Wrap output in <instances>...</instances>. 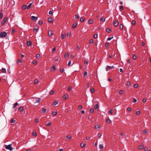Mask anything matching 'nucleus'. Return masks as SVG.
I'll return each mask as SVG.
<instances>
[{
  "label": "nucleus",
  "mask_w": 151,
  "mask_h": 151,
  "mask_svg": "<svg viewBox=\"0 0 151 151\" xmlns=\"http://www.w3.org/2000/svg\"><path fill=\"white\" fill-rule=\"evenodd\" d=\"M38 81V80L37 79H36L35 80L34 83L35 84H36L37 83Z\"/></svg>",
  "instance_id": "nucleus-26"
},
{
  "label": "nucleus",
  "mask_w": 151,
  "mask_h": 151,
  "mask_svg": "<svg viewBox=\"0 0 151 151\" xmlns=\"http://www.w3.org/2000/svg\"><path fill=\"white\" fill-rule=\"evenodd\" d=\"M58 104V101H55L53 103V105H57Z\"/></svg>",
  "instance_id": "nucleus-30"
},
{
  "label": "nucleus",
  "mask_w": 151,
  "mask_h": 151,
  "mask_svg": "<svg viewBox=\"0 0 151 151\" xmlns=\"http://www.w3.org/2000/svg\"><path fill=\"white\" fill-rule=\"evenodd\" d=\"M143 147V146L142 145H140L139 146V148L140 150H142Z\"/></svg>",
  "instance_id": "nucleus-28"
},
{
  "label": "nucleus",
  "mask_w": 151,
  "mask_h": 151,
  "mask_svg": "<svg viewBox=\"0 0 151 151\" xmlns=\"http://www.w3.org/2000/svg\"><path fill=\"white\" fill-rule=\"evenodd\" d=\"M99 106L98 104H96L95 106V109H99Z\"/></svg>",
  "instance_id": "nucleus-19"
},
{
  "label": "nucleus",
  "mask_w": 151,
  "mask_h": 151,
  "mask_svg": "<svg viewBox=\"0 0 151 151\" xmlns=\"http://www.w3.org/2000/svg\"><path fill=\"white\" fill-rule=\"evenodd\" d=\"M90 42L91 44L93 43V39H91L90 40Z\"/></svg>",
  "instance_id": "nucleus-56"
},
{
  "label": "nucleus",
  "mask_w": 151,
  "mask_h": 151,
  "mask_svg": "<svg viewBox=\"0 0 151 151\" xmlns=\"http://www.w3.org/2000/svg\"><path fill=\"white\" fill-rule=\"evenodd\" d=\"M85 145H86V144H83V143H82L81 145V147L83 148V147H84Z\"/></svg>",
  "instance_id": "nucleus-20"
},
{
  "label": "nucleus",
  "mask_w": 151,
  "mask_h": 151,
  "mask_svg": "<svg viewBox=\"0 0 151 151\" xmlns=\"http://www.w3.org/2000/svg\"><path fill=\"white\" fill-rule=\"evenodd\" d=\"M123 91L122 90H120L119 91V94H123Z\"/></svg>",
  "instance_id": "nucleus-52"
},
{
  "label": "nucleus",
  "mask_w": 151,
  "mask_h": 151,
  "mask_svg": "<svg viewBox=\"0 0 151 151\" xmlns=\"http://www.w3.org/2000/svg\"><path fill=\"white\" fill-rule=\"evenodd\" d=\"M7 33L5 32H1L0 34V37L3 38L7 36Z\"/></svg>",
  "instance_id": "nucleus-2"
},
{
  "label": "nucleus",
  "mask_w": 151,
  "mask_h": 151,
  "mask_svg": "<svg viewBox=\"0 0 151 151\" xmlns=\"http://www.w3.org/2000/svg\"><path fill=\"white\" fill-rule=\"evenodd\" d=\"M70 35H71V34L70 33L68 32L67 34V37H70Z\"/></svg>",
  "instance_id": "nucleus-61"
},
{
  "label": "nucleus",
  "mask_w": 151,
  "mask_h": 151,
  "mask_svg": "<svg viewBox=\"0 0 151 151\" xmlns=\"http://www.w3.org/2000/svg\"><path fill=\"white\" fill-rule=\"evenodd\" d=\"M48 21L50 23H52L53 22L52 18L51 17L49 18L48 19Z\"/></svg>",
  "instance_id": "nucleus-13"
},
{
  "label": "nucleus",
  "mask_w": 151,
  "mask_h": 151,
  "mask_svg": "<svg viewBox=\"0 0 151 151\" xmlns=\"http://www.w3.org/2000/svg\"><path fill=\"white\" fill-rule=\"evenodd\" d=\"M105 20H106V19L104 18H101L100 19V21H102V22H104L105 21Z\"/></svg>",
  "instance_id": "nucleus-33"
},
{
  "label": "nucleus",
  "mask_w": 151,
  "mask_h": 151,
  "mask_svg": "<svg viewBox=\"0 0 151 151\" xmlns=\"http://www.w3.org/2000/svg\"><path fill=\"white\" fill-rule=\"evenodd\" d=\"M112 68H114V67L113 66H107L106 70L107 71L109 70L112 69Z\"/></svg>",
  "instance_id": "nucleus-5"
},
{
  "label": "nucleus",
  "mask_w": 151,
  "mask_h": 151,
  "mask_svg": "<svg viewBox=\"0 0 151 151\" xmlns=\"http://www.w3.org/2000/svg\"><path fill=\"white\" fill-rule=\"evenodd\" d=\"M27 45L29 46H30L32 44V42L29 41H28L27 42Z\"/></svg>",
  "instance_id": "nucleus-14"
},
{
  "label": "nucleus",
  "mask_w": 151,
  "mask_h": 151,
  "mask_svg": "<svg viewBox=\"0 0 151 151\" xmlns=\"http://www.w3.org/2000/svg\"><path fill=\"white\" fill-rule=\"evenodd\" d=\"M60 59L59 57H57V58L55 59V61L56 63L58 62L59 60H60Z\"/></svg>",
  "instance_id": "nucleus-17"
},
{
  "label": "nucleus",
  "mask_w": 151,
  "mask_h": 151,
  "mask_svg": "<svg viewBox=\"0 0 151 151\" xmlns=\"http://www.w3.org/2000/svg\"><path fill=\"white\" fill-rule=\"evenodd\" d=\"M130 83L129 81H127L126 82V84L127 86H130Z\"/></svg>",
  "instance_id": "nucleus-39"
},
{
  "label": "nucleus",
  "mask_w": 151,
  "mask_h": 151,
  "mask_svg": "<svg viewBox=\"0 0 151 151\" xmlns=\"http://www.w3.org/2000/svg\"><path fill=\"white\" fill-rule=\"evenodd\" d=\"M64 69L63 68H61L60 70V72L61 73H62L63 72Z\"/></svg>",
  "instance_id": "nucleus-58"
},
{
  "label": "nucleus",
  "mask_w": 151,
  "mask_h": 151,
  "mask_svg": "<svg viewBox=\"0 0 151 151\" xmlns=\"http://www.w3.org/2000/svg\"><path fill=\"white\" fill-rule=\"evenodd\" d=\"M87 75V71H85L84 73V76H86Z\"/></svg>",
  "instance_id": "nucleus-47"
},
{
  "label": "nucleus",
  "mask_w": 151,
  "mask_h": 151,
  "mask_svg": "<svg viewBox=\"0 0 151 151\" xmlns=\"http://www.w3.org/2000/svg\"><path fill=\"white\" fill-rule=\"evenodd\" d=\"M42 111L43 113H45L46 111V109L43 108L42 109Z\"/></svg>",
  "instance_id": "nucleus-27"
},
{
  "label": "nucleus",
  "mask_w": 151,
  "mask_h": 151,
  "mask_svg": "<svg viewBox=\"0 0 151 151\" xmlns=\"http://www.w3.org/2000/svg\"><path fill=\"white\" fill-rule=\"evenodd\" d=\"M32 3H30L28 5V6H27V9H29L30 7H31V5H32Z\"/></svg>",
  "instance_id": "nucleus-25"
},
{
  "label": "nucleus",
  "mask_w": 151,
  "mask_h": 151,
  "mask_svg": "<svg viewBox=\"0 0 151 151\" xmlns=\"http://www.w3.org/2000/svg\"><path fill=\"white\" fill-rule=\"evenodd\" d=\"M84 64H87L88 63V60H85L84 61Z\"/></svg>",
  "instance_id": "nucleus-24"
},
{
  "label": "nucleus",
  "mask_w": 151,
  "mask_h": 151,
  "mask_svg": "<svg viewBox=\"0 0 151 151\" xmlns=\"http://www.w3.org/2000/svg\"><path fill=\"white\" fill-rule=\"evenodd\" d=\"M41 101V99L39 98H34L33 99V103L36 104V103H39Z\"/></svg>",
  "instance_id": "nucleus-1"
},
{
  "label": "nucleus",
  "mask_w": 151,
  "mask_h": 151,
  "mask_svg": "<svg viewBox=\"0 0 151 151\" xmlns=\"http://www.w3.org/2000/svg\"><path fill=\"white\" fill-rule=\"evenodd\" d=\"M69 56V54L68 52H66L64 55V57H68Z\"/></svg>",
  "instance_id": "nucleus-40"
},
{
  "label": "nucleus",
  "mask_w": 151,
  "mask_h": 151,
  "mask_svg": "<svg viewBox=\"0 0 151 151\" xmlns=\"http://www.w3.org/2000/svg\"><path fill=\"white\" fill-rule=\"evenodd\" d=\"M62 38V39H64L66 37V35L65 34H62L61 35Z\"/></svg>",
  "instance_id": "nucleus-21"
},
{
  "label": "nucleus",
  "mask_w": 151,
  "mask_h": 151,
  "mask_svg": "<svg viewBox=\"0 0 151 151\" xmlns=\"http://www.w3.org/2000/svg\"><path fill=\"white\" fill-rule=\"evenodd\" d=\"M5 147L6 149L9 150L10 151H12L13 150L11 144H10L8 145H5Z\"/></svg>",
  "instance_id": "nucleus-3"
},
{
  "label": "nucleus",
  "mask_w": 151,
  "mask_h": 151,
  "mask_svg": "<svg viewBox=\"0 0 151 151\" xmlns=\"http://www.w3.org/2000/svg\"><path fill=\"white\" fill-rule=\"evenodd\" d=\"M119 9L120 10H122L123 9V7L122 6H120Z\"/></svg>",
  "instance_id": "nucleus-62"
},
{
  "label": "nucleus",
  "mask_w": 151,
  "mask_h": 151,
  "mask_svg": "<svg viewBox=\"0 0 151 151\" xmlns=\"http://www.w3.org/2000/svg\"><path fill=\"white\" fill-rule=\"evenodd\" d=\"M55 70V67L54 65L52 66L51 67V71L52 72H54Z\"/></svg>",
  "instance_id": "nucleus-12"
},
{
  "label": "nucleus",
  "mask_w": 151,
  "mask_h": 151,
  "mask_svg": "<svg viewBox=\"0 0 151 151\" xmlns=\"http://www.w3.org/2000/svg\"><path fill=\"white\" fill-rule=\"evenodd\" d=\"M42 23H43V22L42 21H39V23H38L40 25H41L42 24Z\"/></svg>",
  "instance_id": "nucleus-60"
},
{
  "label": "nucleus",
  "mask_w": 151,
  "mask_h": 151,
  "mask_svg": "<svg viewBox=\"0 0 151 151\" xmlns=\"http://www.w3.org/2000/svg\"><path fill=\"white\" fill-rule=\"evenodd\" d=\"M140 114V112L139 111H138L136 112V114L137 115H139Z\"/></svg>",
  "instance_id": "nucleus-64"
},
{
  "label": "nucleus",
  "mask_w": 151,
  "mask_h": 151,
  "mask_svg": "<svg viewBox=\"0 0 151 151\" xmlns=\"http://www.w3.org/2000/svg\"><path fill=\"white\" fill-rule=\"evenodd\" d=\"M69 95L68 94H66L64 95L63 96V99L65 100L67 99L68 98Z\"/></svg>",
  "instance_id": "nucleus-8"
},
{
  "label": "nucleus",
  "mask_w": 151,
  "mask_h": 151,
  "mask_svg": "<svg viewBox=\"0 0 151 151\" xmlns=\"http://www.w3.org/2000/svg\"><path fill=\"white\" fill-rule=\"evenodd\" d=\"M32 135L33 136L36 137L37 135V133L36 132H33L32 134Z\"/></svg>",
  "instance_id": "nucleus-41"
},
{
  "label": "nucleus",
  "mask_w": 151,
  "mask_h": 151,
  "mask_svg": "<svg viewBox=\"0 0 151 151\" xmlns=\"http://www.w3.org/2000/svg\"><path fill=\"white\" fill-rule=\"evenodd\" d=\"M16 122V120L14 119H12L11 121V123H14Z\"/></svg>",
  "instance_id": "nucleus-38"
},
{
  "label": "nucleus",
  "mask_w": 151,
  "mask_h": 151,
  "mask_svg": "<svg viewBox=\"0 0 151 151\" xmlns=\"http://www.w3.org/2000/svg\"><path fill=\"white\" fill-rule=\"evenodd\" d=\"M94 111V110L93 108H91L90 110V113H93Z\"/></svg>",
  "instance_id": "nucleus-35"
},
{
  "label": "nucleus",
  "mask_w": 151,
  "mask_h": 151,
  "mask_svg": "<svg viewBox=\"0 0 151 151\" xmlns=\"http://www.w3.org/2000/svg\"><path fill=\"white\" fill-rule=\"evenodd\" d=\"M101 127V126L100 125H96L95 126V128L96 129H99Z\"/></svg>",
  "instance_id": "nucleus-10"
},
{
  "label": "nucleus",
  "mask_w": 151,
  "mask_h": 151,
  "mask_svg": "<svg viewBox=\"0 0 151 151\" xmlns=\"http://www.w3.org/2000/svg\"><path fill=\"white\" fill-rule=\"evenodd\" d=\"M77 26V24L76 23H74L73 25L72 28L74 29Z\"/></svg>",
  "instance_id": "nucleus-16"
},
{
  "label": "nucleus",
  "mask_w": 151,
  "mask_h": 151,
  "mask_svg": "<svg viewBox=\"0 0 151 151\" xmlns=\"http://www.w3.org/2000/svg\"><path fill=\"white\" fill-rule=\"evenodd\" d=\"M119 27H120V29H122L123 28V25H122V24H121L120 25Z\"/></svg>",
  "instance_id": "nucleus-42"
},
{
  "label": "nucleus",
  "mask_w": 151,
  "mask_h": 151,
  "mask_svg": "<svg viewBox=\"0 0 151 151\" xmlns=\"http://www.w3.org/2000/svg\"><path fill=\"white\" fill-rule=\"evenodd\" d=\"M80 20L81 22H83L84 21V18L83 17H81L80 18Z\"/></svg>",
  "instance_id": "nucleus-18"
},
{
  "label": "nucleus",
  "mask_w": 151,
  "mask_h": 151,
  "mask_svg": "<svg viewBox=\"0 0 151 151\" xmlns=\"http://www.w3.org/2000/svg\"><path fill=\"white\" fill-rule=\"evenodd\" d=\"M53 32L52 30H49L48 32V35L49 37H51L52 35Z\"/></svg>",
  "instance_id": "nucleus-7"
},
{
  "label": "nucleus",
  "mask_w": 151,
  "mask_h": 151,
  "mask_svg": "<svg viewBox=\"0 0 151 151\" xmlns=\"http://www.w3.org/2000/svg\"><path fill=\"white\" fill-rule=\"evenodd\" d=\"M107 122L110 123L111 122V120L109 119H107L106 120Z\"/></svg>",
  "instance_id": "nucleus-46"
},
{
  "label": "nucleus",
  "mask_w": 151,
  "mask_h": 151,
  "mask_svg": "<svg viewBox=\"0 0 151 151\" xmlns=\"http://www.w3.org/2000/svg\"><path fill=\"white\" fill-rule=\"evenodd\" d=\"M51 125V122H49L46 124L47 126H50Z\"/></svg>",
  "instance_id": "nucleus-51"
},
{
  "label": "nucleus",
  "mask_w": 151,
  "mask_h": 151,
  "mask_svg": "<svg viewBox=\"0 0 151 151\" xmlns=\"http://www.w3.org/2000/svg\"><path fill=\"white\" fill-rule=\"evenodd\" d=\"M71 137H72L71 135H67V139H71Z\"/></svg>",
  "instance_id": "nucleus-23"
},
{
  "label": "nucleus",
  "mask_w": 151,
  "mask_h": 151,
  "mask_svg": "<svg viewBox=\"0 0 151 151\" xmlns=\"http://www.w3.org/2000/svg\"><path fill=\"white\" fill-rule=\"evenodd\" d=\"M72 89V87L71 86H70L68 88V91H70Z\"/></svg>",
  "instance_id": "nucleus-32"
},
{
  "label": "nucleus",
  "mask_w": 151,
  "mask_h": 151,
  "mask_svg": "<svg viewBox=\"0 0 151 151\" xmlns=\"http://www.w3.org/2000/svg\"><path fill=\"white\" fill-rule=\"evenodd\" d=\"M3 16V14L1 12H0V19H1Z\"/></svg>",
  "instance_id": "nucleus-48"
},
{
  "label": "nucleus",
  "mask_w": 151,
  "mask_h": 151,
  "mask_svg": "<svg viewBox=\"0 0 151 151\" xmlns=\"http://www.w3.org/2000/svg\"><path fill=\"white\" fill-rule=\"evenodd\" d=\"M88 22L89 24H92L93 23L94 21L93 19H90L88 20Z\"/></svg>",
  "instance_id": "nucleus-11"
},
{
  "label": "nucleus",
  "mask_w": 151,
  "mask_h": 151,
  "mask_svg": "<svg viewBox=\"0 0 151 151\" xmlns=\"http://www.w3.org/2000/svg\"><path fill=\"white\" fill-rule=\"evenodd\" d=\"M95 89L93 88L91 89V92L92 93H94L95 92Z\"/></svg>",
  "instance_id": "nucleus-43"
},
{
  "label": "nucleus",
  "mask_w": 151,
  "mask_h": 151,
  "mask_svg": "<svg viewBox=\"0 0 151 151\" xmlns=\"http://www.w3.org/2000/svg\"><path fill=\"white\" fill-rule=\"evenodd\" d=\"M132 24L133 25H134L136 24L135 21H133L132 22Z\"/></svg>",
  "instance_id": "nucleus-49"
},
{
  "label": "nucleus",
  "mask_w": 151,
  "mask_h": 151,
  "mask_svg": "<svg viewBox=\"0 0 151 151\" xmlns=\"http://www.w3.org/2000/svg\"><path fill=\"white\" fill-rule=\"evenodd\" d=\"M113 24L114 26L116 27L119 24V22L115 20Z\"/></svg>",
  "instance_id": "nucleus-6"
},
{
  "label": "nucleus",
  "mask_w": 151,
  "mask_h": 151,
  "mask_svg": "<svg viewBox=\"0 0 151 151\" xmlns=\"http://www.w3.org/2000/svg\"><path fill=\"white\" fill-rule=\"evenodd\" d=\"M31 18L33 21H35L37 19V17L34 16H32L31 17Z\"/></svg>",
  "instance_id": "nucleus-9"
},
{
  "label": "nucleus",
  "mask_w": 151,
  "mask_h": 151,
  "mask_svg": "<svg viewBox=\"0 0 151 151\" xmlns=\"http://www.w3.org/2000/svg\"><path fill=\"white\" fill-rule=\"evenodd\" d=\"M54 93V91L53 90L51 91L50 92V95L53 94Z\"/></svg>",
  "instance_id": "nucleus-54"
},
{
  "label": "nucleus",
  "mask_w": 151,
  "mask_h": 151,
  "mask_svg": "<svg viewBox=\"0 0 151 151\" xmlns=\"http://www.w3.org/2000/svg\"><path fill=\"white\" fill-rule=\"evenodd\" d=\"M24 109V108L23 107H19V111H22Z\"/></svg>",
  "instance_id": "nucleus-37"
},
{
  "label": "nucleus",
  "mask_w": 151,
  "mask_h": 151,
  "mask_svg": "<svg viewBox=\"0 0 151 151\" xmlns=\"http://www.w3.org/2000/svg\"><path fill=\"white\" fill-rule=\"evenodd\" d=\"M52 114L54 116H55L57 114V112L56 111H54L52 112Z\"/></svg>",
  "instance_id": "nucleus-44"
},
{
  "label": "nucleus",
  "mask_w": 151,
  "mask_h": 151,
  "mask_svg": "<svg viewBox=\"0 0 151 151\" xmlns=\"http://www.w3.org/2000/svg\"><path fill=\"white\" fill-rule=\"evenodd\" d=\"M27 6L25 5H24L22 7V9L24 10L26 9Z\"/></svg>",
  "instance_id": "nucleus-22"
},
{
  "label": "nucleus",
  "mask_w": 151,
  "mask_h": 151,
  "mask_svg": "<svg viewBox=\"0 0 151 151\" xmlns=\"http://www.w3.org/2000/svg\"><path fill=\"white\" fill-rule=\"evenodd\" d=\"M2 71L4 73H6V69L5 68H2Z\"/></svg>",
  "instance_id": "nucleus-34"
},
{
  "label": "nucleus",
  "mask_w": 151,
  "mask_h": 151,
  "mask_svg": "<svg viewBox=\"0 0 151 151\" xmlns=\"http://www.w3.org/2000/svg\"><path fill=\"white\" fill-rule=\"evenodd\" d=\"M56 50V47H54L52 50V52H54Z\"/></svg>",
  "instance_id": "nucleus-53"
},
{
  "label": "nucleus",
  "mask_w": 151,
  "mask_h": 151,
  "mask_svg": "<svg viewBox=\"0 0 151 151\" xmlns=\"http://www.w3.org/2000/svg\"><path fill=\"white\" fill-rule=\"evenodd\" d=\"M82 106L81 105H79L78 107V109H82Z\"/></svg>",
  "instance_id": "nucleus-63"
},
{
  "label": "nucleus",
  "mask_w": 151,
  "mask_h": 151,
  "mask_svg": "<svg viewBox=\"0 0 151 151\" xmlns=\"http://www.w3.org/2000/svg\"><path fill=\"white\" fill-rule=\"evenodd\" d=\"M106 31L108 33H109L111 32V29L109 28H106Z\"/></svg>",
  "instance_id": "nucleus-29"
},
{
  "label": "nucleus",
  "mask_w": 151,
  "mask_h": 151,
  "mask_svg": "<svg viewBox=\"0 0 151 151\" xmlns=\"http://www.w3.org/2000/svg\"><path fill=\"white\" fill-rule=\"evenodd\" d=\"M8 18L7 17H5L3 20L1 22V24L2 25H4L6 22L7 21Z\"/></svg>",
  "instance_id": "nucleus-4"
},
{
  "label": "nucleus",
  "mask_w": 151,
  "mask_h": 151,
  "mask_svg": "<svg viewBox=\"0 0 151 151\" xmlns=\"http://www.w3.org/2000/svg\"><path fill=\"white\" fill-rule=\"evenodd\" d=\"M109 113L110 114H112V110L111 109L109 111Z\"/></svg>",
  "instance_id": "nucleus-57"
},
{
  "label": "nucleus",
  "mask_w": 151,
  "mask_h": 151,
  "mask_svg": "<svg viewBox=\"0 0 151 151\" xmlns=\"http://www.w3.org/2000/svg\"><path fill=\"white\" fill-rule=\"evenodd\" d=\"M90 84L89 83H88L87 84V86L88 88L90 86Z\"/></svg>",
  "instance_id": "nucleus-50"
},
{
  "label": "nucleus",
  "mask_w": 151,
  "mask_h": 151,
  "mask_svg": "<svg viewBox=\"0 0 151 151\" xmlns=\"http://www.w3.org/2000/svg\"><path fill=\"white\" fill-rule=\"evenodd\" d=\"M38 28H34V32H37L38 31Z\"/></svg>",
  "instance_id": "nucleus-59"
},
{
  "label": "nucleus",
  "mask_w": 151,
  "mask_h": 151,
  "mask_svg": "<svg viewBox=\"0 0 151 151\" xmlns=\"http://www.w3.org/2000/svg\"><path fill=\"white\" fill-rule=\"evenodd\" d=\"M99 147L101 149H103L104 148L103 145V144H100L99 145Z\"/></svg>",
  "instance_id": "nucleus-15"
},
{
  "label": "nucleus",
  "mask_w": 151,
  "mask_h": 151,
  "mask_svg": "<svg viewBox=\"0 0 151 151\" xmlns=\"http://www.w3.org/2000/svg\"><path fill=\"white\" fill-rule=\"evenodd\" d=\"M18 104L17 103H16L15 104H13V108H15V107Z\"/></svg>",
  "instance_id": "nucleus-31"
},
{
  "label": "nucleus",
  "mask_w": 151,
  "mask_h": 151,
  "mask_svg": "<svg viewBox=\"0 0 151 151\" xmlns=\"http://www.w3.org/2000/svg\"><path fill=\"white\" fill-rule=\"evenodd\" d=\"M102 136V134L100 133H99L97 134V136L98 137H100Z\"/></svg>",
  "instance_id": "nucleus-45"
},
{
  "label": "nucleus",
  "mask_w": 151,
  "mask_h": 151,
  "mask_svg": "<svg viewBox=\"0 0 151 151\" xmlns=\"http://www.w3.org/2000/svg\"><path fill=\"white\" fill-rule=\"evenodd\" d=\"M98 37V35L96 34H95L93 35V37L94 38H96Z\"/></svg>",
  "instance_id": "nucleus-55"
},
{
  "label": "nucleus",
  "mask_w": 151,
  "mask_h": 151,
  "mask_svg": "<svg viewBox=\"0 0 151 151\" xmlns=\"http://www.w3.org/2000/svg\"><path fill=\"white\" fill-rule=\"evenodd\" d=\"M71 65V61H69L68 63V66H70Z\"/></svg>",
  "instance_id": "nucleus-36"
}]
</instances>
